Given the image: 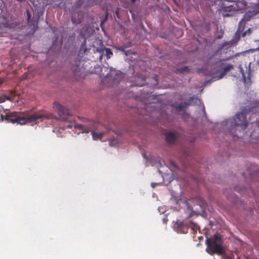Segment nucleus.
Instances as JSON below:
<instances>
[{"label":"nucleus","instance_id":"f257e3e1","mask_svg":"<svg viewBox=\"0 0 259 259\" xmlns=\"http://www.w3.org/2000/svg\"><path fill=\"white\" fill-rule=\"evenodd\" d=\"M9 108H5L0 105V120H6L8 122L13 123H18L20 124L26 123L36 124L39 122H42L46 119H51L55 118V115L50 112L45 111L35 112L32 114H26L23 116L17 112L8 113L5 116L2 113L3 110H8Z\"/></svg>","mask_w":259,"mask_h":259},{"label":"nucleus","instance_id":"f03ea898","mask_svg":"<svg viewBox=\"0 0 259 259\" xmlns=\"http://www.w3.org/2000/svg\"><path fill=\"white\" fill-rule=\"evenodd\" d=\"M256 110L255 108L245 107L241 111L237 113L234 117L229 118L222 123V125H226L228 131L233 135L236 133L245 130L248 124L249 120L247 116L253 115Z\"/></svg>","mask_w":259,"mask_h":259},{"label":"nucleus","instance_id":"7ed1b4c3","mask_svg":"<svg viewBox=\"0 0 259 259\" xmlns=\"http://www.w3.org/2000/svg\"><path fill=\"white\" fill-rule=\"evenodd\" d=\"M207 248L206 251L209 254L217 253L222 254L224 252V248L222 245L223 241L221 238L218 235H214L212 238L206 240Z\"/></svg>","mask_w":259,"mask_h":259},{"label":"nucleus","instance_id":"20e7f679","mask_svg":"<svg viewBox=\"0 0 259 259\" xmlns=\"http://www.w3.org/2000/svg\"><path fill=\"white\" fill-rule=\"evenodd\" d=\"M232 2L231 5L223 4L222 9L225 12H232L244 10L246 7V2L245 0H236Z\"/></svg>","mask_w":259,"mask_h":259},{"label":"nucleus","instance_id":"39448f33","mask_svg":"<svg viewBox=\"0 0 259 259\" xmlns=\"http://www.w3.org/2000/svg\"><path fill=\"white\" fill-rule=\"evenodd\" d=\"M66 127L70 128H72V127H74L75 128H78L82 130V132L85 133H89L90 131H91L93 138L94 140L101 139L104 135L103 133H97L94 131L87 129L84 128L83 125L77 124L74 122L69 123V124L66 125Z\"/></svg>","mask_w":259,"mask_h":259},{"label":"nucleus","instance_id":"423d86ee","mask_svg":"<svg viewBox=\"0 0 259 259\" xmlns=\"http://www.w3.org/2000/svg\"><path fill=\"white\" fill-rule=\"evenodd\" d=\"M53 108L57 111L58 115L62 120L67 121L71 116L69 110L58 102L54 103Z\"/></svg>","mask_w":259,"mask_h":259},{"label":"nucleus","instance_id":"0eeeda50","mask_svg":"<svg viewBox=\"0 0 259 259\" xmlns=\"http://www.w3.org/2000/svg\"><path fill=\"white\" fill-rule=\"evenodd\" d=\"M120 73L117 72L115 70H111L105 76L103 79V81L108 82L111 85H114L119 82Z\"/></svg>","mask_w":259,"mask_h":259},{"label":"nucleus","instance_id":"6e6552de","mask_svg":"<svg viewBox=\"0 0 259 259\" xmlns=\"http://www.w3.org/2000/svg\"><path fill=\"white\" fill-rule=\"evenodd\" d=\"M256 14V13H255L254 11L251 12L248 11L244 15L243 18L241 19V20L240 21L238 25V29H240L241 26L242 25V23L243 22H247L249 21L252 17L254 16ZM240 32H239V30H237V31L236 32L234 35V39H236V41H237L239 38H240Z\"/></svg>","mask_w":259,"mask_h":259},{"label":"nucleus","instance_id":"1a4fd4ad","mask_svg":"<svg viewBox=\"0 0 259 259\" xmlns=\"http://www.w3.org/2000/svg\"><path fill=\"white\" fill-rule=\"evenodd\" d=\"M199 99L196 97H192L190 98L189 102H184L176 106V108L179 110H183L187 106L196 104L199 102Z\"/></svg>","mask_w":259,"mask_h":259},{"label":"nucleus","instance_id":"9d476101","mask_svg":"<svg viewBox=\"0 0 259 259\" xmlns=\"http://www.w3.org/2000/svg\"><path fill=\"white\" fill-rule=\"evenodd\" d=\"M27 21L29 24L30 27H32V29L33 30V32H34L37 29V22H36L35 20H31V14L29 10H27Z\"/></svg>","mask_w":259,"mask_h":259},{"label":"nucleus","instance_id":"9b49d317","mask_svg":"<svg viewBox=\"0 0 259 259\" xmlns=\"http://www.w3.org/2000/svg\"><path fill=\"white\" fill-rule=\"evenodd\" d=\"M97 51L100 53L104 54V55L106 56L107 59H110L113 55V53L110 48L105 47L98 49Z\"/></svg>","mask_w":259,"mask_h":259},{"label":"nucleus","instance_id":"f8f14e48","mask_svg":"<svg viewBox=\"0 0 259 259\" xmlns=\"http://www.w3.org/2000/svg\"><path fill=\"white\" fill-rule=\"evenodd\" d=\"M234 66L233 65L231 64H228L227 66H226L223 68V71L220 74V76L217 77V76H214L213 77V79L214 80H216L219 79H221L224 77V76L225 75V74L230 70L232 69L233 68Z\"/></svg>","mask_w":259,"mask_h":259},{"label":"nucleus","instance_id":"ddd939ff","mask_svg":"<svg viewBox=\"0 0 259 259\" xmlns=\"http://www.w3.org/2000/svg\"><path fill=\"white\" fill-rule=\"evenodd\" d=\"M165 139L169 144H174L177 140V135L172 132H169L165 135Z\"/></svg>","mask_w":259,"mask_h":259},{"label":"nucleus","instance_id":"4468645a","mask_svg":"<svg viewBox=\"0 0 259 259\" xmlns=\"http://www.w3.org/2000/svg\"><path fill=\"white\" fill-rule=\"evenodd\" d=\"M82 17L78 13H74L71 16V21L74 24H79L81 22Z\"/></svg>","mask_w":259,"mask_h":259},{"label":"nucleus","instance_id":"2eb2a0df","mask_svg":"<svg viewBox=\"0 0 259 259\" xmlns=\"http://www.w3.org/2000/svg\"><path fill=\"white\" fill-rule=\"evenodd\" d=\"M80 70L81 69L79 67V66H75L73 69V74L75 76H80L81 75Z\"/></svg>","mask_w":259,"mask_h":259},{"label":"nucleus","instance_id":"dca6fc26","mask_svg":"<svg viewBox=\"0 0 259 259\" xmlns=\"http://www.w3.org/2000/svg\"><path fill=\"white\" fill-rule=\"evenodd\" d=\"M79 37L83 39V42L82 44V46L83 47L85 46L87 36L83 32V29L80 31Z\"/></svg>","mask_w":259,"mask_h":259},{"label":"nucleus","instance_id":"f3484780","mask_svg":"<svg viewBox=\"0 0 259 259\" xmlns=\"http://www.w3.org/2000/svg\"><path fill=\"white\" fill-rule=\"evenodd\" d=\"M189 71V68L187 66H184L181 68L177 69L176 72L177 73H183L184 72H188Z\"/></svg>","mask_w":259,"mask_h":259},{"label":"nucleus","instance_id":"a211bd4d","mask_svg":"<svg viewBox=\"0 0 259 259\" xmlns=\"http://www.w3.org/2000/svg\"><path fill=\"white\" fill-rule=\"evenodd\" d=\"M6 100H9L10 101H12V97L10 96H3L0 97V103L4 102Z\"/></svg>","mask_w":259,"mask_h":259},{"label":"nucleus","instance_id":"6ab92c4d","mask_svg":"<svg viewBox=\"0 0 259 259\" xmlns=\"http://www.w3.org/2000/svg\"><path fill=\"white\" fill-rule=\"evenodd\" d=\"M4 22H2L0 24V27H3V28H10V24L7 22L6 19L5 18H4Z\"/></svg>","mask_w":259,"mask_h":259},{"label":"nucleus","instance_id":"aec40b11","mask_svg":"<svg viewBox=\"0 0 259 259\" xmlns=\"http://www.w3.org/2000/svg\"><path fill=\"white\" fill-rule=\"evenodd\" d=\"M252 30L251 28H248L246 31L242 33V36L244 37L247 34H250L252 32Z\"/></svg>","mask_w":259,"mask_h":259},{"label":"nucleus","instance_id":"412c9836","mask_svg":"<svg viewBox=\"0 0 259 259\" xmlns=\"http://www.w3.org/2000/svg\"><path fill=\"white\" fill-rule=\"evenodd\" d=\"M63 0H55V2L57 3L55 4V6L56 7H59L60 6L61 4L63 3Z\"/></svg>","mask_w":259,"mask_h":259},{"label":"nucleus","instance_id":"4be33fe9","mask_svg":"<svg viewBox=\"0 0 259 259\" xmlns=\"http://www.w3.org/2000/svg\"><path fill=\"white\" fill-rule=\"evenodd\" d=\"M253 168L254 169V173L253 174H252V173L249 174L251 177H252L253 175H257V173H258V170H257V167L255 165H253Z\"/></svg>","mask_w":259,"mask_h":259},{"label":"nucleus","instance_id":"5701e85b","mask_svg":"<svg viewBox=\"0 0 259 259\" xmlns=\"http://www.w3.org/2000/svg\"><path fill=\"white\" fill-rule=\"evenodd\" d=\"M117 49L119 51H120L123 52V53H124V52H125V48H124L123 47H122V46L117 47Z\"/></svg>","mask_w":259,"mask_h":259},{"label":"nucleus","instance_id":"b1692460","mask_svg":"<svg viewBox=\"0 0 259 259\" xmlns=\"http://www.w3.org/2000/svg\"><path fill=\"white\" fill-rule=\"evenodd\" d=\"M119 10H120V8H117L116 10H115V13L116 15V16L119 18Z\"/></svg>","mask_w":259,"mask_h":259},{"label":"nucleus","instance_id":"393cba45","mask_svg":"<svg viewBox=\"0 0 259 259\" xmlns=\"http://www.w3.org/2000/svg\"><path fill=\"white\" fill-rule=\"evenodd\" d=\"M160 183H151V186L153 188H154L156 186L160 185Z\"/></svg>","mask_w":259,"mask_h":259},{"label":"nucleus","instance_id":"a878e982","mask_svg":"<svg viewBox=\"0 0 259 259\" xmlns=\"http://www.w3.org/2000/svg\"><path fill=\"white\" fill-rule=\"evenodd\" d=\"M196 226V224L194 223H191L190 224V225L189 226L190 227H191L192 229H194L195 227Z\"/></svg>","mask_w":259,"mask_h":259},{"label":"nucleus","instance_id":"bb28decb","mask_svg":"<svg viewBox=\"0 0 259 259\" xmlns=\"http://www.w3.org/2000/svg\"><path fill=\"white\" fill-rule=\"evenodd\" d=\"M239 68H240V72L242 73V77H243L244 79H245V76L244 74L243 68L241 67H240Z\"/></svg>","mask_w":259,"mask_h":259},{"label":"nucleus","instance_id":"cd10ccee","mask_svg":"<svg viewBox=\"0 0 259 259\" xmlns=\"http://www.w3.org/2000/svg\"><path fill=\"white\" fill-rule=\"evenodd\" d=\"M251 107L256 108V110L254 112V114H256L257 113V112L258 111L259 105L257 106H252Z\"/></svg>","mask_w":259,"mask_h":259},{"label":"nucleus","instance_id":"c85d7f7f","mask_svg":"<svg viewBox=\"0 0 259 259\" xmlns=\"http://www.w3.org/2000/svg\"><path fill=\"white\" fill-rule=\"evenodd\" d=\"M155 164H156V163H158L159 164H160V160L159 158H157L156 159H155Z\"/></svg>","mask_w":259,"mask_h":259},{"label":"nucleus","instance_id":"c756f323","mask_svg":"<svg viewBox=\"0 0 259 259\" xmlns=\"http://www.w3.org/2000/svg\"><path fill=\"white\" fill-rule=\"evenodd\" d=\"M124 54L126 56H128L130 54H132L129 50L126 51L125 50Z\"/></svg>","mask_w":259,"mask_h":259},{"label":"nucleus","instance_id":"7c9ffc66","mask_svg":"<svg viewBox=\"0 0 259 259\" xmlns=\"http://www.w3.org/2000/svg\"><path fill=\"white\" fill-rule=\"evenodd\" d=\"M100 54H101V55L99 57V59L101 61L102 59L103 56V55H104V54H103V53H100Z\"/></svg>","mask_w":259,"mask_h":259},{"label":"nucleus","instance_id":"2f4dec72","mask_svg":"<svg viewBox=\"0 0 259 259\" xmlns=\"http://www.w3.org/2000/svg\"><path fill=\"white\" fill-rule=\"evenodd\" d=\"M255 41H256V42H257L258 43V48H256V49H254V50H259V39H258V40H255Z\"/></svg>","mask_w":259,"mask_h":259},{"label":"nucleus","instance_id":"473e14b6","mask_svg":"<svg viewBox=\"0 0 259 259\" xmlns=\"http://www.w3.org/2000/svg\"><path fill=\"white\" fill-rule=\"evenodd\" d=\"M144 82L142 83H139V84H137V85H138V86H143L144 85Z\"/></svg>","mask_w":259,"mask_h":259},{"label":"nucleus","instance_id":"72a5a7b5","mask_svg":"<svg viewBox=\"0 0 259 259\" xmlns=\"http://www.w3.org/2000/svg\"><path fill=\"white\" fill-rule=\"evenodd\" d=\"M225 259H231V258L229 256H227L225 257Z\"/></svg>","mask_w":259,"mask_h":259},{"label":"nucleus","instance_id":"f704fd0d","mask_svg":"<svg viewBox=\"0 0 259 259\" xmlns=\"http://www.w3.org/2000/svg\"><path fill=\"white\" fill-rule=\"evenodd\" d=\"M214 54H212L209 57H208V59H211L212 57H213Z\"/></svg>","mask_w":259,"mask_h":259},{"label":"nucleus","instance_id":"c9c22d12","mask_svg":"<svg viewBox=\"0 0 259 259\" xmlns=\"http://www.w3.org/2000/svg\"><path fill=\"white\" fill-rule=\"evenodd\" d=\"M131 1L132 3L133 4L135 3V2H136V0H131Z\"/></svg>","mask_w":259,"mask_h":259},{"label":"nucleus","instance_id":"e433bc0d","mask_svg":"<svg viewBox=\"0 0 259 259\" xmlns=\"http://www.w3.org/2000/svg\"><path fill=\"white\" fill-rule=\"evenodd\" d=\"M3 81L2 79H0V84H1L3 83Z\"/></svg>","mask_w":259,"mask_h":259},{"label":"nucleus","instance_id":"4c0bfd02","mask_svg":"<svg viewBox=\"0 0 259 259\" xmlns=\"http://www.w3.org/2000/svg\"><path fill=\"white\" fill-rule=\"evenodd\" d=\"M46 5H47V4H46V3H44L43 4V5H42V7H44V6H46Z\"/></svg>","mask_w":259,"mask_h":259},{"label":"nucleus","instance_id":"58836bf2","mask_svg":"<svg viewBox=\"0 0 259 259\" xmlns=\"http://www.w3.org/2000/svg\"><path fill=\"white\" fill-rule=\"evenodd\" d=\"M225 16H230V14H225Z\"/></svg>","mask_w":259,"mask_h":259},{"label":"nucleus","instance_id":"ea45409f","mask_svg":"<svg viewBox=\"0 0 259 259\" xmlns=\"http://www.w3.org/2000/svg\"><path fill=\"white\" fill-rule=\"evenodd\" d=\"M150 107H152V108H153V107H154V106H153V105H151Z\"/></svg>","mask_w":259,"mask_h":259},{"label":"nucleus","instance_id":"a19ab883","mask_svg":"<svg viewBox=\"0 0 259 259\" xmlns=\"http://www.w3.org/2000/svg\"><path fill=\"white\" fill-rule=\"evenodd\" d=\"M109 145H112V142H110Z\"/></svg>","mask_w":259,"mask_h":259},{"label":"nucleus","instance_id":"79ce46f5","mask_svg":"<svg viewBox=\"0 0 259 259\" xmlns=\"http://www.w3.org/2000/svg\"><path fill=\"white\" fill-rule=\"evenodd\" d=\"M158 171H159V173H161V170H159V169H158Z\"/></svg>","mask_w":259,"mask_h":259},{"label":"nucleus","instance_id":"37998d69","mask_svg":"<svg viewBox=\"0 0 259 259\" xmlns=\"http://www.w3.org/2000/svg\"><path fill=\"white\" fill-rule=\"evenodd\" d=\"M11 94H12V95H13V96L14 95V93H12Z\"/></svg>","mask_w":259,"mask_h":259},{"label":"nucleus","instance_id":"c03bdc74","mask_svg":"<svg viewBox=\"0 0 259 259\" xmlns=\"http://www.w3.org/2000/svg\"><path fill=\"white\" fill-rule=\"evenodd\" d=\"M143 82H145V80L143 79Z\"/></svg>","mask_w":259,"mask_h":259},{"label":"nucleus","instance_id":"a18cd8bd","mask_svg":"<svg viewBox=\"0 0 259 259\" xmlns=\"http://www.w3.org/2000/svg\"><path fill=\"white\" fill-rule=\"evenodd\" d=\"M237 259H240L239 257H238Z\"/></svg>","mask_w":259,"mask_h":259},{"label":"nucleus","instance_id":"49530a36","mask_svg":"<svg viewBox=\"0 0 259 259\" xmlns=\"http://www.w3.org/2000/svg\"><path fill=\"white\" fill-rule=\"evenodd\" d=\"M208 56H207V57L208 58L210 56L209 54H208Z\"/></svg>","mask_w":259,"mask_h":259},{"label":"nucleus","instance_id":"de8ad7c7","mask_svg":"<svg viewBox=\"0 0 259 259\" xmlns=\"http://www.w3.org/2000/svg\"><path fill=\"white\" fill-rule=\"evenodd\" d=\"M82 0H79V2L81 1Z\"/></svg>","mask_w":259,"mask_h":259}]
</instances>
